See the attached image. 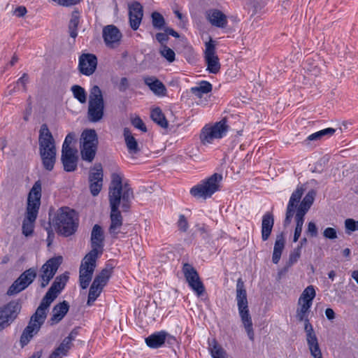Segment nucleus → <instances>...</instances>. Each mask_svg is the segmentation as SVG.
<instances>
[{"label": "nucleus", "instance_id": "5fc2aeb1", "mask_svg": "<svg viewBox=\"0 0 358 358\" xmlns=\"http://www.w3.org/2000/svg\"><path fill=\"white\" fill-rule=\"evenodd\" d=\"M132 124L141 131L145 132L147 131L146 127L143 123V120L139 117H136L132 120Z\"/></svg>", "mask_w": 358, "mask_h": 358}, {"label": "nucleus", "instance_id": "c03bdc74", "mask_svg": "<svg viewBox=\"0 0 358 358\" xmlns=\"http://www.w3.org/2000/svg\"><path fill=\"white\" fill-rule=\"evenodd\" d=\"M152 26L158 29H162L165 24L164 17L158 12H153L152 13Z\"/></svg>", "mask_w": 358, "mask_h": 358}, {"label": "nucleus", "instance_id": "49530a36", "mask_svg": "<svg viewBox=\"0 0 358 358\" xmlns=\"http://www.w3.org/2000/svg\"><path fill=\"white\" fill-rule=\"evenodd\" d=\"M160 54L169 62H172L175 60L174 51L166 45H162L160 49Z\"/></svg>", "mask_w": 358, "mask_h": 358}, {"label": "nucleus", "instance_id": "dca6fc26", "mask_svg": "<svg viewBox=\"0 0 358 358\" xmlns=\"http://www.w3.org/2000/svg\"><path fill=\"white\" fill-rule=\"evenodd\" d=\"M36 277V270L30 268L23 272L20 277L9 287L7 294L8 295L16 294L27 287Z\"/></svg>", "mask_w": 358, "mask_h": 358}, {"label": "nucleus", "instance_id": "473e14b6", "mask_svg": "<svg viewBox=\"0 0 358 358\" xmlns=\"http://www.w3.org/2000/svg\"><path fill=\"white\" fill-rule=\"evenodd\" d=\"M68 279L69 276L66 273L57 276L48 291L57 296L60 292L64 288Z\"/></svg>", "mask_w": 358, "mask_h": 358}, {"label": "nucleus", "instance_id": "aec40b11", "mask_svg": "<svg viewBox=\"0 0 358 358\" xmlns=\"http://www.w3.org/2000/svg\"><path fill=\"white\" fill-rule=\"evenodd\" d=\"M103 38L107 47L115 48L120 45L122 34L114 25H107L103 29Z\"/></svg>", "mask_w": 358, "mask_h": 358}, {"label": "nucleus", "instance_id": "bb28decb", "mask_svg": "<svg viewBox=\"0 0 358 358\" xmlns=\"http://www.w3.org/2000/svg\"><path fill=\"white\" fill-rule=\"evenodd\" d=\"M69 309L67 301H64L54 306L52 310V317L50 319L51 325L59 323L66 315Z\"/></svg>", "mask_w": 358, "mask_h": 358}, {"label": "nucleus", "instance_id": "37998d69", "mask_svg": "<svg viewBox=\"0 0 358 358\" xmlns=\"http://www.w3.org/2000/svg\"><path fill=\"white\" fill-rule=\"evenodd\" d=\"M182 272L187 281L193 280L197 278L199 274L196 269L189 264L185 263L183 264Z\"/></svg>", "mask_w": 358, "mask_h": 358}, {"label": "nucleus", "instance_id": "5701e85b", "mask_svg": "<svg viewBox=\"0 0 358 358\" xmlns=\"http://www.w3.org/2000/svg\"><path fill=\"white\" fill-rule=\"evenodd\" d=\"M206 18L213 26L218 28H225L228 23L227 15L218 9L207 10Z\"/></svg>", "mask_w": 358, "mask_h": 358}, {"label": "nucleus", "instance_id": "39448f33", "mask_svg": "<svg viewBox=\"0 0 358 358\" xmlns=\"http://www.w3.org/2000/svg\"><path fill=\"white\" fill-rule=\"evenodd\" d=\"M304 189L303 187L298 186L296 190L292 194L286 210V215L284 220L285 227H287L291 223L292 218L296 210V214L305 216L311 207L314 201L315 192L313 190L308 192L299 204Z\"/></svg>", "mask_w": 358, "mask_h": 358}, {"label": "nucleus", "instance_id": "6ab92c4d", "mask_svg": "<svg viewBox=\"0 0 358 358\" xmlns=\"http://www.w3.org/2000/svg\"><path fill=\"white\" fill-rule=\"evenodd\" d=\"M41 182L37 180L31 187L27 198V210L38 213L41 198Z\"/></svg>", "mask_w": 358, "mask_h": 358}, {"label": "nucleus", "instance_id": "680f3d73", "mask_svg": "<svg viewBox=\"0 0 358 358\" xmlns=\"http://www.w3.org/2000/svg\"><path fill=\"white\" fill-rule=\"evenodd\" d=\"M325 315L329 320H333L335 318V313L332 308H327L325 310Z\"/></svg>", "mask_w": 358, "mask_h": 358}, {"label": "nucleus", "instance_id": "ea45409f", "mask_svg": "<svg viewBox=\"0 0 358 358\" xmlns=\"http://www.w3.org/2000/svg\"><path fill=\"white\" fill-rule=\"evenodd\" d=\"M79 24V13L74 11L72 13L71 18L69 24V29L70 36L72 38H76L78 35L77 27Z\"/></svg>", "mask_w": 358, "mask_h": 358}, {"label": "nucleus", "instance_id": "4d7b16f0", "mask_svg": "<svg viewBox=\"0 0 358 358\" xmlns=\"http://www.w3.org/2000/svg\"><path fill=\"white\" fill-rule=\"evenodd\" d=\"M156 39L162 44V45H164V43L169 40V36L166 31L163 33L160 32L156 34Z\"/></svg>", "mask_w": 358, "mask_h": 358}, {"label": "nucleus", "instance_id": "f8f14e48", "mask_svg": "<svg viewBox=\"0 0 358 358\" xmlns=\"http://www.w3.org/2000/svg\"><path fill=\"white\" fill-rule=\"evenodd\" d=\"M222 180V176L219 173H214L202 183L193 187L190 193L192 196L198 198L206 199L210 197L219 189L220 182Z\"/></svg>", "mask_w": 358, "mask_h": 358}, {"label": "nucleus", "instance_id": "8fccbe9b", "mask_svg": "<svg viewBox=\"0 0 358 358\" xmlns=\"http://www.w3.org/2000/svg\"><path fill=\"white\" fill-rule=\"evenodd\" d=\"M74 138L75 134L73 133H69L67 134L63 143L62 150H74L70 147V145L73 141Z\"/></svg>", "mask_w": 358, "mask_h": 358}, {"label": "nucleus", "instance_id": "ddd939ff", "mask_svg": "<svg viewBox=\"0 0 358 358\" xmlns=\"http://www.w3.org/2000/svg\"><path fill=\"white\" fill-rule=\"evenodd\" d=\"M99 257L94 251H90L82 260L79 270V282L82 289L89 286Z\"/></svg>", "mask_w": 358, "mask_h": 358}, {"label": "nucleus", "instance_id": "a18cd8bd", "mask_svg": "<svg viewBox=\"0 0 358 358\" xmlns=\"http://www.w3.org/2000/svg\"><path fill=\"white\" fill-rule=\"evenodd\" d=\"M78 334V331L76 329H73L69 336L62 341L61 344L69 350L72 346V341L76 339Z\"/></svg>", "mask_w": 358, "mask_h": 358}, {"label": "nucleus", "instance_id": "79ce46f5", "mask_svg": "<svg viewBox=\"0 0 358 358\" xmlns=\"http://www.w3.org/2000/svg\"><path fill=\"white\" fill-rule=\"evenodd\" d=\"M335 133V129L333 128H327L314 134H310L308 137V141H317L321 139L324 136H332Z\"/></svg>", "mask_w": 358, "mask_h": 358}, {"label": "nucleus", "instance_id": "864d4df0", "mask_svg": "<svg viewBox=\"0 0 358 358\" xmlns=\"http://www.w3.org/2000/svg\"><path fill=\"white\" fill-rule=\"evenodd\" d=\"M178 226L180 231L185 232L188 229V222L185 215H180L178 222Z\"/></svg>", "mask_w": 358, "mask_h": 358}, {"label": "nucleus", "instance_id": "72a5a7b5", "mask_svg": "<svg viewBox=\"0 0 358 358\" xmlns=\"http://www.w3.org/2000/svg\"><path fill=\"white\" fill-rule=\"evenodd\" d=\"M316 292L315 288L313 285L308 286L301 294L298 304H306L308 303L310 306H312L313 301L315 297Z\"/></svg>", "mask_w": 358, "mask_h": 358}, {"label": "nucleus", "instance_id": "a211bd4d", "mask_svg": "<svg viewBox=\"0 0 358 358\" xmlns=\"http://www.w3.org/2000/svg\"><path fill=\"white\" fill-rule=\"evenodd\" d=\"M103 169L101 164H96L90 171L89 187L92 196H97L103 187Z\"/></svg>", "mask_w": 358, "mask_h": 358}, {"label": "nucleus", "instance_id": "c9c22d12", "mask_svg": "<svg viewBox=\"0 0 358 358\" xmlns=\"http://www.w3.org/2000/svg\"><path fill=\"white\" fill-rule=\"evenodd\" d=\"M151 119L162 128L168 127V122L159 108H154L151 111Z\"/></svg>", "mask_w": 358, "mask_h": 358}, {"label": "nucleus", "instance_id": "a878e982", "mask_svg": "<svg viewBox=\"0 0 358 358\" xmlns=\"http://www.w3.org/2000/svg\"><path fill=\"white\" fill-rule=\"evenodd\" d=\"M76 150H62V162L67 172L74 171L77 168Z\"/></svg>", "mask_w": 358, "mask_h": 358}, {"label": "nucleus", "instance_id": "09e8293b", "mask_svg": "<svg viewBox=\"0 0 358 358\" xmlns=\"http://www.w3.org/2000/svg\"><path fill=\"white\" fill-rule=\"evenodd\" d=\"M301 256V250L300 248H296L289 255V261H288V266H291L294 264H295Z\"/></svg>", "mask_w": 358, "mask_h": 358}, {"label": "nucleus", "instance_id": "bf43d9fd", "mask_svg": "<svg viewBox=\"0 0 358 358\" xmlns=\"http://www.w3.org/2000/svg\"><path fill=\"white\" fill-rule=\"evenodd\" d=\"M27 8L24 6H20L15 8L14 14L18 17H22L27 13Z\"/></svg>", "mask_w": 358, "mask_h": 358}, {"label": "nucleus", "instance_id": "7ed1b4c3", "mask_svg": "<svg viewBox=\"0 0 358 358\" xmlns=\"http://www.w3.org/2000/svg\"><path fill=\"white\" fill-rule=\"evenodd\" d=\"M38 150L43 168L51 171L56 162L57 148L55 141L46 124H43L39 130Z\"/></svg>", "mask_w": 358, "mask_h": 358}, {"label": "nucleus", "instance_id": "052dcab7", "mask_svg": "<svg viewBox=\"0 0 358 358\" xmlns=\"http://www.w3.org/2000/svg\"><path fill=\"white\" fill-rule=\"evenodd\" d=\"M129 87V81L127 78H122L119 85V90L121 92L125 91Z\"/></svg>", "mask_w": 358, "mask_h": 358}, {"label": "nucleus", "instance_id": "4468645a", "mask_svg": "<svg viewBox=\"0 0 358 358\" xmlns=\"http://www.w3.org/2000/svg\"><path fill=\"white\" fill-rule=\"evenodd\" d=\"M21 310V305L17 301H11L0 307V331L9 327L17 318Z\"/></svg>", "mask_w": 358, "mask_h": 358}, {"label": "nucleus", "instance_id": "a19ab883", "mask_svg": "<svg viewBox=\"0 0 358 358\" xmlns=\"http://www.w3.org/2000/svg\"><path fill=\"white\" fill-rule=\"evenodd\" d=\"M295 222H296V227L294 230V237H293V241L296 242L298 241L299 238L301 236L303 225L304 222V216L296 214L295 215Z\"/></svg>", "mask_w": 358, "mask_h": 358}, {"label": "nucleus", "instance_id": "0eeeda50", "mask_svg": "<svg viewBox=\"0 0 358 358\" xmlns=\"http://www.w3.org/2000/svg\"><path fill=\"white\" fill-rule=\"evenodd\" d=\"M236 301L238 313L247 332L248 336L250 341L254 340L255 334L252 328V322L249 313L248 302L247 299V292L245 288L244 282L241 278L238 279L236 283Z\"/></svg>", "mask_w": 358, "mask_h": 358}, {"label": "nucleus", "instance_id": "338daca9", "mask_svg": "<svg viewBox=\"0 0 358 358\" xmlns=\"http://www.w3.org/2000/svg\"><path fill=\"white\" fill-rule=\"evenodd\" d=\"M42 355V350L35 352L29 358H41Z\"/></svg>", "mask_w": 358, "mask_h": 358}, {"label": "nucleus", "instance_id": "cd10ccee", "mask_svg": "<svg viewBox=\"0 0 358 358\" xmlns=\"http://www.w3.org/2000/svg\"><path fill=\"white\" fill-rule=\"evenodd\" d=\"M144 83L150 90L157 96H163L166 91L164 85L154 76L144 78Z\"/></svg>", "mask_w": 358, "mask_h": 358}, {"label": "nucleus", "instance_id": "423d86ee", "mask_svg": "<svg viewBox=\"0 0 358 358\" xmlns=\"http://www.w3.org/2000/svg\"><path fill=\"white\" fill-rule=\"evenodd\" d=\"M296 317L300 322H304V330L306 334V341L311 355L314 358H322V352L319 347L317 338L312 324L309 322L308 315L312 306L306 304H298Z\"/></svg>", "mask_w": 358, "mask_h": 358}, {"label": "nucleus", "instance_id": "4be33fe9", "mask_svg": "<svg viewBox=\"0 0 358 358\" xmlns=\"http://www.w3.org/2000/svg\"><path fill=\"white\" fill-rule=\"evenodd\" d=\"M97 66V58L93 54H83L79 57V70L85 75L90 76L96 70Z\"/></svg>", "mask_w": 358, "mask_h": 358}, {"label": "nucleus", "instance_id": "393cba45", "mask_svg": "<svg viewBox=\"0 0 358 358\" xmlns=\"http://www.w3.org/2000/svg\"><path fill=\"white\" fill-rule=\"evenodd\" d=\"M173 339L164 331L155 332L145 338L146 345L150 348H159L162 346L166 339Z\"/></svg>", "mask_w": 358, "mask_h": 358}, {"label": "nucleus", "instance_id": "13d9d810", "mask_svg": "<svg viewBox=\"0 0 358 358\" xmlns=\"http://www.w3.org/2000/svg\"><path fill=\"white\" fill-rule=\"evenodd\" d=\"M29 81V76L27 73H23V75L22 76V77H20L18 80H17V84H21L23 87V90L24 91H26L27 90V83H28Z\"/></svg>", "mask_w": 358, "mask_h": 358}, {"label": "nucleus", "instance_id": "f257e3e1", "mask_svg": "<svg viewBox=\"0 0 358 358\" xmlns=\"http://www.w3.org/2000/svg\"><path fill=\"white\" fill-rule=\"evenodd\" d=\"M109 203L110 206V225L108 231L116 238L118 229L122 225V216L119 207L120 204L124 211H127L134 198L133 190L127 183H122V176L120 173L111 175L109 187Z\"/></svg>", "mask_w": 358, "mask_h": 358}, {"label": "nucleus", "instance_id": "f03ea898", "mask_svg": "<svg viewBox=\"0 0 358 358\" xmlns=\"http://www.w3.org/2000/svg\"><path fill=\"white\" fill-rule=\"evenodd\" d=\"M56 298L55 294L49 291L46 292L36 312L31 317L28 325L22 331L20 337V344L22 347L27 345L33 336L39 331L47 317L48 308Z\"/></svg>", "mask_w": 358, "mask_h": 358}, {"label": "nucleus", "instance_id": "20e7f679", "mask_svg": "<svg viewBox=\"0 0 358 358\" xmlns=\"http://www.w3.org/2000/svg\"><path fill=\"white\" fill-rule=\"evenodd\" d=\"M57 233L64 237L73 235L78 227V218L75 210L69 207L59 208L50 219Z\"/></svg>", "mask_w": 358, "mask_h": 358}, {"label": "nucleus", "instance_id": "412c9836", "mask_svg": "<svg viewBox=\"0 0 358 358\" xmlns=\"http://www.w3.org/2000/svg\"><path fill=\"white\" fill-rule=\"evenodd\" d=\"M104 236L103 231L101 226L95 224L91 233V247L90 251H94L96 256L100 257L103 253Z\"/></svg>", "mask_w": 358, "mask_h": 358}, {"label": "nucleus", "instance_id": "9d476101", "mask_svg": "<svg viewBox=\"0 0 358 358\" xmlns=\"http://www.w3.org/2000/svg\"><path fill=\"white\" fill-rule=\"evenodd\" d=\"M113 265L108 262L101 271L94 278L90 286L87 305L90 306L99 296L113 271Z\"/></svg>", "mask_w": 358, "mask_h": 358}, {"label": "nucleus", "instance_id": "3c124183", "mask_svg": "<svg viewBox=\"0 0 358 358\" xmlns=\"http://www.w3.org/2000/svg\"><path fill=\"white\" fill-rule=\"evenodd\" d=\"M306 234L311 237H316L318 234L317 227L315 222H309L306 229Z\"/></svg>", "mask_w": 358, "mask_h": 358}, {"label": "nucleus", "instance_id": "9b49d317", "mask_svg": "<svg viewBox=\"0 0 358 358\" xmlns=\"http://www.w3.org/2000/svg\"><path fill=\"white\" fill-rule=\"evenodd\" d=\"M80 154L84 161L92 162L96 155L98 138L93 129L85 130L80 138Z\"/></svg>", "mask_w": 358, "mask_h": 358}, {"label": "nucleus", "instance_id": "1a4fd4ad", "mask_svg": "<svg viewBox=\"0 0 358 358\" xmlns=\"http://www.w3.org/2000/svg\"><path fill=\"white\" fill-rule=\"evenodd\" d=\"M229 126L227 118L213 124H207L201 129L199 138L203 145L213 143L215 139H220L227 133Z\"/></svg>", "mask_w": 358, "mask_h": 358}, {"label": "nucleus", "instance_id": "69168bd1", "mask_svg": "<svg viewBox=\"0 0 358 358\" xmlns=\"http://www.w3.org/2000/svg\"><path fill=\"white\" fill-rule=\"evenodd\" d=\"M307 241H308V240L306 237L303 238L300 241L299 245L296 248H300V250H301L302 247L304 246L307 243Z\"/></svg>", "mask_w": 358, "mask_h": 358}, {"label": "nucleus", "instance_id": "774afa93", "mask_svg": "<svg viewBox=\"0 0 358 358\" xmlns=\"http://www.w3.org/2000/svg\"><path fill=\"white\" fill-rule=\"evenodd\" d=\"M352 278L357 282L358 284V271H355L352 273Z\"/></svg>", "mask_w": 358, "mask_h": 358}, {"label": "nucleus", "instance_id": "b1692460", "mask_svg": "<svg viewBox=\"0 0 358 358\" xmlns=\"http://www.w3.org/2000/svg\"><path fill=\"white\" fill-rule=\"evenodd\" d=\"M143 15V7L136 1L129 6V22L134 30L138 29Z\"/></svg>", "mask_w": 358, "mask_h": 358}, {"label": "nucleus", "instance_id": "7c9ffc66", "mask_svg": "<svg viewBox=\"0 0 358 358\" xmlns=\"http://www.w3.org/2000/svg\"><path fill=\"white\" fill-rule=\"evenodd\" d=\"M125 143L129 152L131 155L138 153L140 151L138 144L128 128H124L123 131Z\"/></svg>", "mask_w": 358, "mask_h": 358}, {"label": "nucleus", "instance_id": "0e129e2a", "mask_svg": "<svg viewBox=\"0 0 358 358\" xmlns=\"http://www.w3.org/2000/svg\"><path fill=\"white\" fill-rule=\"evenodd\" d=\"M82 0H65L64 6H70L76 5L80 2Z\"/></svg>", "mask_w": 358, "mask_h": 358}, {"label": "nucleus", "instance_id": "58836bf2", "mask_svg": "<svg viewBox=\"0 0 358 358\" xmlns=\"http://www.w3.org/2000/svg\"><path fill=\"white\" fill-rule=\"evenodd\" d=\"M73 95L80 103H85L87 101V92L85 89L80 85H73L71 89Z\"/></svg>", "mask_w": 358, "mask_h": 358}, {"label": "nucleus", "instance_id": "e2e57ef3", "mask_svg": "<svg viewBox=\"0 0 358 358\" xmlns=\"http://www.w3.org/2000/svg\"><path fill=\"white\" fill-rule=\"evenodd\" d=\"M164 31L167 33L168 36L171 35L176 38L179 37V34L171 28H166Z\"/></svg>", "mask_w": 358, "mask_h": 358}, {"label": "nucleus", "instance_id": "6e6552de", "mask_svg": "<svg viewBox=\"0 0 358 358\" xmlns=\"http://www.w3.org/2000/svg\"><path fill=\"white\" fill-rule=\"evenodd\" d=\"M105 103L102 92L99 87H92L88 102L87 120L90 122H99L104 117Z\"/></svg>", "mask_w": 358, "mask_h": 358}, {"label": "nucleus", "instance_id": "2f4dec72", "mask_svg": "<svg viewBox=\"0 0 358 358\" xmlns=\"http://www.w3.org/2000/svg\"><path fill=\"white\" fill-rule=\"evenodd\" d=\"M285 242L283 234L281 233L278 234L276 237L272 256V261L275 264H277L280 259L281 254L285 248Z\"/></svg>", "mask_w": 358, "mask_h": 358}, {"label": "nucleus", "instance_id": "de8ad7c7", "mask_svg": "<svg viewBox=\"0 0 358 358\" xmlns=\"http://www.w3.org/2000/svg\"><path fill=\"white\" fill-rule=\"evenodd\" d=\"M68 352L69 350L60 343V345L50 354L48 358H62L67 355Z\"/></svg>", "mask_w": 358, "mask_h": 358}, {"label": "nucleus", "instance_id": "f704fd0d", "mask_svg": "<svg viewBox=\"0 0 358 358\" xmlns=\"http://www.w3.org/2000/svg\"><path fill=\"white\" fill-rule=\"evenodd\" d=\"M212 85L208 81H201L199 86L191 88V92L198 98L202 97L203 94H207L212 91Z\"/></svg>", "mask_w": 358, "mask_h": 358}, {"label": "nucleus", "instance_id": "c85d7f7f", "mask_svg": "<svg viewBox=\"0 0 358 358\" xmlns=\"http://www.w3.org/2000/svg\"><path fill=\"white\" fill-rule=\"evenodd\" d=\"M38 213L27 210L26 217L22 223V234L25 236H31L34 231V222L36 220Z\"/></svg>", "mask_w": 358, "mask_h": 358}, {"label": "nucleus", "instance_id": "e433bc0d", "mask_svg": "<svg viewBox=\"0 0 358 358\" xmlns=\"http://www.w3.org/2000/svg\"><path fill=\"white\" fill-rule=\"evenodd\" d=\"M210 350L213 358H227L226 351L215 339L210 344Z\"/></svg>", "mask_w": 358, "mask_h": 358}, {"label": "nucleus", "instance_id": "603ef678", "mask_svg": "<svg viewBox=\"0 0 358 358\" xmlns=\"http://www.w3.org/2000/svg\"><path fill=\"white\" fill-rule=\"evenodd\" d=\"M323 236L326 238L335 239L337 238V231L334 228L327 227L324 230Z\"/></svg>", "mask_w": 358, "mask_h": 358}, {"label": "nucleus", "instance_id": "c756f323", "mask_svg": "<svg viewBox=\"0 0 358 358\" xmlns=\"http://www.w3.org/2000/svg\"><path fill=\"white\" fill-rule=\"evenodd\" d=\"M274 224L273 216L271 213H267L262 217V238L264 241L268 240Z\"/></svg>", "mask_w": 358, "mask_h": 358}, {"label": "nucleus", "instance_id": "4c0bfd02", "mask_svg": "<svg viewBox=\"0 0 358 358\" xmlns=\"http://www.w3.org/2000/svg\"><path fill=\"white\" fill-rule=\"evenodd\" d=\"M187 282H188L189 286L197 294V296H199L204 293L205 287L199 278V275L197 278H193V280H189Z\"/></svg>", "mask_w": 358, "mask_h": 358}, {"label": "nucleus", "instance_id": "6e6d98bb", "mask_svg": "<svg viewBox=\"0 0 358 358\" xmlns=\"http://www.w3.org/2000/svg\"><path fill=\"white\" fill-rule=\"evenodd\" d=\"M345 227L346 230L350 232L355 231L357 230L356 221L351 218L346 219L345 221Z\"/></svg>", "mask_w": 358, "mask_h": 358}, {"label": "nucleus", "instance_id": "2eb2a0df", "mask_svg": "<svg viewBox=\"0 0 358 358\" xmlns=\"http://www.w3.org/2000/svg\"><path fill=\"white\" fill-rule=\"evenodd\" d=\"M62 256H57L49 259L41 268L39 278L41 279V287L44 288L53 278L59 266L62 263Z\"/></svg>", "mask_w": 358, "mask_h": 358}, {"label": "nucleus", "instance_id": "f3484780", "mask_svg": "<svg viewBox=\"0 0 358 358\" xmlns=\"http://www.w3.org/2000/svg\"><path fill=\"white\" fill-rule=\"evenodd\" d=\"M204 59L207 66V71L216 74L221 68L220 59L215 52V45L212 38L205 43Z\"/></svg>", "mask_w": 358, "mask_h": 358}]
</instances>
